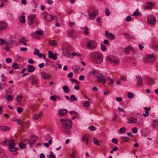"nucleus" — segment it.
Returning <instances> with one entry per match:
<instances>
[{"instance_id": "nucleus-52", "label": "nucleus", "mask_w": 158, "mask_h": 158, "mask_svg": "<svg viewBox=\"0 0 158 158\" xmlns=\"http://www.w3.org/2000/svg\"><path fill=\"white\" fill-rule=\"evenodd\" d=\"M23 109L21 107H19L17 108V111L18 113L19 114L21 113L23 111Z\"/></svg>"}, {"instance_id": "nucleus-1", "label": "nucleus", "mask_w": 158, "mask_h": 158, "mask_svg": "<svg viewBox=\"0 0 158 158\" xmlns=\"http://www.w3.org/2000/svg\"><path fill=\"white\" fill-rule=\"evenodd\" d=\"M60 130L67 135L70 134V130L72 128L73 122L72 120L68 118H61L60 119Z\"/></svg>"}, {"instance_id": "nucleus-41", "label": "nucleus", "mask_w": 158, "mask_h": 158, "mask_svg": "<svg viewBox=\"0 0 158 158\" xmlns=\"http://www.w3.org/2000/svg\"><path fill=\"white\" fill-rule=\"evenodd\" d=\"M119 131L121 134L125 133L126 132L125 128L124 127H122L119 129Z\"/></svg>"}, {"instance_id": "nucleus-38", "label": "nucleus", "mask_w": 158, "mask_h": 158, "mask_svg": "<svg viewBox=\"0 0 158 158\" xmlns=\"http://www.w3.org/2000/svg\"><path fill=\"white\" fill-rule=\"evenodd\" d=\"M131 49V47L130 46H128L127 47H126L125 48V52L126 53H128L129 51H130Z\"/></svg>"}, {"instance_id": "nucleus-30", "label": "nucleus", "mask_w": 158, "mask_h": 158, "mask_svg": "<svg viewBox=\"0 0 158 158\" xmlns=\"http://www.w3.org/2000/svg\"><path fill=\"white\" fill-rule=\"evenodd\" d=\"M28 41L27 40H26L25 38L24 37H23L21 39H20L19 40V42L20 43H22L23 44L26 45H27V44L26 42Z\"/></svg>"}, {"instance_id": "nucleus-35", "label": "nucleus", "mask_w": 158, "mask_h": 158, "mask_svg": "<svg viewBox=\"0 0 158 158\" xmlns=\"http://www.w3.org/2000/svg\"><path fill=\"white\" fill-rule=\"evenodd\" d=\"M63 89L64 93H67L69 92V88L68 86L65 85L63 86Z\"/></svg>"}, {"instance_id": "nucleus-6", "label": "nucleus", "mask_w": 158, "mask_h": 158, "mask_svg": "<svg viewBox=\"0 0 158 158\" xmlns=\"http://www.w3.org/2000/svg\"><path fill=\"white\" fill-rule=\"evenodd\" d=\"M106 59L110 61L113 62L115 64H118L119 61L118 58L113 56H107Z\"/></svg>"}, {"instance_id": "nucleus-32", "label": "nucleus", "mask_w": 158, "mask_h": 158, "mask_svg": "<svg viewBox=\"0 0 158 158\" xmlns=\"http://www.w3.org/2000/svg\"><path fill=\"white\" fill-rule=\"evenodd\" d=\"M147 79L148 82V84L149 85H151L153 84V81L152 78L148 77Z\"/></svg>"}, {"instance_id": "nucleus-12", "label": "nucleus", "mask_w": 158, "mask_h": 158, "mask_svg": "<svg viewBox=\"0 0 158 158\" xmlns=\"http://www.w3.org/2000/svg\"><path fill=\"white\" fill-rule=\"evenodd\" d=\"M105 35L109 40H114L115 39V36L112 33H109L108 31H105Z\"/></svg>"}, {"instance_id": "nucleus-11", "label": "nucleus", "mask_w": 158, "mask_h": 158, "mask_svg": "<svg viewBox=\"0 0 158 158\" xmlns=\"http://www.w3.org/2000/svg\"><path fill=\"white\" fill-rule=\"evenodd\" d=\"M38 137L37 136L34 135H32L31 136V139L30 140H28L29 142V144H33L35 143L36 140L38 139Z\"/></svg>"}, {"instance_id": "nucleus-19", "label": "nucleus", "mask_w": 158, "mask_h": 158, "mask_svg": "<svg viewBox=\"0 0 158 158\" xmlns=\"http://www.w3.org/2000/svg\"><path fill=\"white\" fill-rule=\"evenodd\" d=\"M10 129V128L6 126H2L0 127V130L2 131H6Z\"/></svg>"}, {"instance_id": "nucleus-21", "label": "nucleus", "mask_w": 158, "mask_h": 158, "mask_svg": "<svg viewBox=\"0 0 158 158\" xmlns=\"http://www.w3.org/2000/svg\"><path fill=\"white\" fill-rule=\"evenodd\" d=\"M27 71L29 73H32L35 70V68L32 65H29L27 66Z\"/></svg>"}, {"instance_id": "nucleus-27", "label": "nucleus", "mask_w": 158, "mask_h": 158, "mask_svg": "<svg viewBox=\"0 0 158 158\" xmlns=\"http://www.w3.org/2000/svg\"><path fill=\"white\" fill-rule=\"evenodd\" d=\"M82 29L84 30V33L85 35H88L89 33V29L86 26H85V27L82 28Z\"/></svg>"}, {"instance_id": "nucleus-60", "label": "nucleus", "mask_w": 158, "mask_h": 158, "mask_svg": "<svg viewBox=\"0 0 158 158\" xmlns=\"http://www.w3.org/2000/svg\"><path fill=\"white\" fill-rule=\"evenodd\" d=\"M50 99L53 101H55L56 100V97L55 96H52L50 97Z\"/></svg>"}, {"instance_id": "nucleus-31", "label": "nucleus", "mask_w": 158, "mask_h": 158, "mask_svg": "<svg viewBox=\"0 0 158 158\" xmlns=\"http://www.w3.org/2000/svg\"><path fill=\"white\" fill-rule=\"evenodd\" d=\"M19 19L22 23H24L25 22V17L23 15H20L19 17Z\"/></svg>"}, {"instance_id": "nucleus-23", "label": "nucleus", "mask_w": 158, "mask_h": 158, "mask_svg": "<svg viewBox=\"0 0 158 158\" xmlns=\"http://www.w3.org/2000/svg\"><path fill=\"white\" fill-rule=\"evenodd\" d=\"M63 53L67 57H69L70 54V52L65 49H63Z\"/></svg>"}, {"instance_id": "nucleus-55", "label": "nucleus", "mask_w": 158, "mask_h": 158, "mask_svg": "<svg viewBox=\"0 0 158 158\" xmlns=\"http://www.w3.org/2000/svg\"><path fill=\"white\" fill-rule=\"evenodd\" d=\"M2 77V81H6V77L4 75L3 73H2L1 75Z\"/></svg>"}, {"instance_id": "nucleus-44", "label": "nucleus", "mask_w": 158, "mask_h": 158, "mask_svg": "<svg viewBox=\"0 0 158 158\" xmlns=\"http://www.w3.org/2000/svg\"><path fill=\"white\" fill-rule=\"evenodd\" d=\"M36 34L39 35H42L43 34V32L42 31L39 30L35 31Z\"/></svg>"}, {"instance_id": "nucleus-10", "label": "nucleus", "mask_w": 158, "mask_h": 158, "mask_svg": "<svg viewBox=\"0 0 158 158\" xmlns=\"http://www.w3.org/2000/svg\"><path fill=\"white\" fill-rule=\"evenodd\" d=\"M136 77L137 80L136 85L138 87H141L142 86V79L140 76H136Z\"/></svg>"}, {"instance_id": "nucleus-43", "label": "nucleus", "mask_w": 158, "mask_h": 158, "mask_svg": "<svg viewBox=\"0 0 158 158\" xmlns=\"http://www.w3.org/2000/svg\"><path fill=\"white\" fill-rule=\"evenodd\" d=\"M19 146L21 149H23L25 148V143H19Z\"/></svg>"}, {"instance_id": "nucleus-7", "label": "nucleus", "mask_w": 158, "mask_h": 158, "mask_svg": "<svg viewBox=\"0 0 158 158\" xmlns=\"http://www.w3.org/2000/svg\"><path fill=\"white\" fill-rule=\"evenodd\" d=\"M43 15L44 16V18L48 21H52L53 19H54L55 17V16L52 17L51 15H48L47 12H45L43 13Z\"/></svg>"}, {"instance_id": "nucleus-40", "label": "nucleus", "mask_w": 158, "mask_h": 158, "mask_svg": "<svg viewBox=\"0 0 158 158\" xmlns=\"http://www.w3.org/2000/svg\"><path fill=\"white\" fill-rule=\"evenodd\" d=\"M9 150L11 152H15L16 151L18 150L19 149V148L17 147H14V148H12V149H10V147L8 148Z\"/></svg>"}, {"instance_id": "nucleus-50", "label": "nucleus", "mask_w": 158, "mask_h": 158, "mask_svg": "<svg viewBox=\"0 0 158 158\" xmlns=\"http://www.w3.org/2000/svg\"><path fill=\"white\" fill-rule=\"evenodd\" d=\"M55 156L53 154L52 152H50V154L49 155L48 158H55Z\"/></svg>"}, {"instance_id": "nucleus-15", "label": "nucleus", "mask_w": 158, "mask_h": 158, "mask_svg": "<svg viewBox=\"0 0 158 158\" xmlns=\"http://www.w3.org/2000/svg\"><path fill=\"white\" fill-rule=\"evenodd\" d=\"M98 14L97 10H94L93 12L90 13L89 15V19H93L95 18V17L98 15Z\"/></svg>"}, {"instance_id": "nucleus-13", "label": "nucleus", "mask_w": 158, "mask_h": 158, "mask_svg": "<svg viewBox=\"0 0 158 158\" xmlns=\"http://www.w3.org/2000/svg\"><path fill=\"white\" fill-rule=\"evenodd\" d=\"M48 54L49 58L54 60L57 59V56L56 53L53 54L52 52L50 51L48 52Z\"/></svg>"}, {"instance_id": "nucleus-61", "label": "nucleus", "mask_w": 158, "mask_h": 158, "mask_svg": "<svg viewBox=\"0 0 158 158\" xmlns=\"http://www.w3.org/2000/svg\"><path fill=\"white\" fill-rule=\"evenodd\" d=\"M35 51L34 52V54L35 55H37L39 52V50H37L36 48H35Z\"/></svg>"}, {"instance_id": "nucleus-4", "label": "nucleus", "mask_w": 158, "mask_h": 158, "mask_svg": "<svg viewBox=\"0 0 158 158\" xmlns=\"http://www.w3.org/2000/svg\"><path fill=\"white\" fill-rule=\"evenodd\" d=\"M156 17L152 15H151L148 16L147 18V22L151 26H154L156 22Z\"/></svg>"}, {"instance_id": "nucleus-37", "label": "nucleus", "mask_w": 158, "mask_h": 158, "mask_svg": "<svg viewBox=\"0 0 158 158\" xmlns=\"http://www.w3.org/2000/svg\"><path fill=\"white\" fill-rule=\"evenodd\" d=\"M121 139L123 142H127L130 139V138L128 137L123 136L122 137Z\"/></svg>"}, {"instance_id": "nucleus-45", "label": "nucleus", "mask_w": 158, "mask_h": 158, "mask_svg": "<svg viewBox=\"0 0 158 158\" xmlns=\"http://www.w3.org/2000/svg\"><path fill=\"white\" fill-rule=\"evenodd\" d=\"M83 104L84 106L88 107L90 106V103L89 101H86L84 102Z\"/></svg>"}, {"instance_id": "nucleus-39", "label": "nucleus", "mask_w": 158, "mask_h": 158, "mask_svg": "<svg viewBox=\"0 0 158 158\" xmlns=\"http://www.w3.org/2000/svg\"><path fill=\"white\" fill-rule=\"evenodd\" d=\"M22 98V96L21 94H19L17 95L16 98V100L18 102H20L21 101Z\"/></svg>"}, {"instance_id": "nucleus-16", "label": "nucleus", "mask_w": 158, "mask_h": 158, "mask_svg": "<svg viewBox=\"0 0 158 158\" xmlns=\"http://www.w3.org/2000/svg\"><path fill=\"white\" fill-rule=\"evenodd\" d=\"M68 112V110L65 109H60L58 110V115L60 116H63Z\"/></svg>"}, {"instance_id": "nucleus-5", "label": "nucleus", "mask_w": 158, "mask_h": 158, "mask_svg": "<svg viewBox=\"0 0 158 158\" xmlns=\"http://www.w3.org/2000/svg\"><path fill=\"white\" fill-rule=\"evenodd\" d=\"M97 46V43L94 40H90L87 42V47L89 50L95 48Z\"/></svg>"}, {"instance_id": "nucleus-22", "label": "nucleus", "mask_w": 158, "mask_h": 158, "mask_svg": "<svg viewBox=\"0 0 158 158\" xmlns=\"http://www.w3.org/2000/svg\"><path fill=\"white\" fill-rule=\"evenodd\" d=\"M93 141L94 144L98 146H100L101 145L100 143H102V141H99L95 138H93Z\"/></svg>"}, {"instance_id": "nucleus-56", "label": "nucleus", "mask_w": 158, "mask_h": 158, "mask_svg": "<svg viewBox=\"0 0 158 158\" xmlns=\"http://www.w3.org/2000/svg\"><path fill=\"white\" fill-rule=\"evenodd\" d=\"M89 130L91 131H94L96 129L95 127L94 126H91L89 127Z\"/></svg>"}, {"instance_id": "nucleus-8", "label": "nucleus", "mask_w": 158, "mask_h": 158, "mask_svg": "<svg viewBox=\"0 0 158 158\" xmlns=\"http://www.w3.org/2000/svg\"><path fill=\"white\" fill-rule=\"evenodd\" d=\"M97 82L98 83L102 82L103 85L106 83V81L104 76L102 75L97 76Z\"/></svg>"}, {"instance_id": "nucleus-29", "label": "nucleus", "mask_w": 158, "mask_h": 158, "mask_svg": "<svg viewBox=\"0 0 158 158\" xmlns=\"http://www.w3.org/2000/svg\"><path fill=\"white\" fill-rule=\"evenodd\" d=\"M137 122V120L136 119L132 117H131L129 119L128 123H136Z\"/></svg>"}, {"instance_id": "nucleus-48", "label": "nucleus", "mask_w": 158, "mask_h": 158, "mask_svg": "<svg viewBox=\"0 0 158 158\" xmlns=\"http://www.w3.org/2000/svg\"><path fill=\"white\" fill-rule=\"evenodd\" d=\"M127 97L131 99L133 98L134 94L132 93L129 92L128 94Z\"/></svg>"}, {"instance_id": "nucleus-51", "label": "nucleus", "mask_w": 158, "mask_h": 158, "mask_svg": "<svg viewBox=\"0 0 158 158\" xmlns=\"http://www.w3.org/2000/svg\"><path fill=\"white\" fill-rule=\"evenodd\" d=\"M77 98L73 95H72L70 97V100L71 101H73L76 100Z\"/></svg>"}, {"instance_id": "nucleus-2", "label": "nucleus", "mask_w": 158, "mask_h": 158, "mask_svg": "<svg viewBox=\"0 0 158 158\" xmlns=\"http://www.w3.org/2000/svg\"><path fill=\"white\" fill-rule=\"evenodd\" d=\"M90 58L93 62L98 64H101L103 61L102 54L98 52H92L90 55Z\"/></svg>"}, {"instance_id": "nucleus-57", "label": "nucleus", "mask_w": 158, "mask_h": 158, "mask_svg": "<svg viewBox=\"0 0 158 158\" xmlns=\"http://www.w3.org/2000/svg\"><path fill=\"white\" fill-rule=\"evenodd\" d=\"M111 141L112 143H115L116 144L118 143V141L117 139L116 138H113V139Z\"/></svg>"}, {"instance_id": "nucleus-34", "label": "nucleus", "mask_w": 158, "mask_h": 158, "mask_svg": "<svg viewBox=\"0 0 158 158\" xmlns=\"http://www.w3.org/2000/svg\"><path fill=\"white\" fill-rule=\"evenodd\" d=\"M49 43L50 45L52 46H55L57 44L55 40H50L49 42Z\"/></svg>"}, {"instance_id": "nucleus-63", "label": "nucleus", "mask_w": 158, "mask_h": 158, "mask_svg": "<svg viewBox=\"0 0 158 158\" xmlns=\"http://www.w3.org/2000/svg\"><path fill=\"white\" fill-rule=\"evenodd\" d=\"M158 123V121L157 120H154L152 124V125L154 127L156 126L157 125Z\"/></svg>"}, {"instance_id": "nucleus-26", "label": "nucleus", "mask_w": 158, "mask_h": 158, "mask_svg": "<svg viewBox=\"0 0 158 158\" xmlns=\"http://www.w3.org/2000/svg\"><path fill=\"white\" fill-rule=\"evenodd\" d=\"M82 141L86 145L88 144V138L86 135L83 136L82 137Z\"/></svg>"}, {"instance_id": "nucleus-14", "label": "nucleus", "mask_w": 158, "mask_h": 158, "mask_svg": "<svg viewBox=\"0 0 158 158\" xmlns=\"http://www.w3.org/2000/svg\"><path fill=\"white\" fill-rule=\"evenodd\" d=\"M30 126V123L28 121H27L23 122L22 124V131H24V130L27 128H28Z\"/></svg>"}, {"instance_id": "nucleus-18", "label": "nucleus", "mask_w": 158, "mask_h": 158, "mask_svg": "<svg viewBox=\"0 0 158 158\" xmlns=\"http://www.w3.org/2000/svg\"><path fill=\"white\" fill-rule=\"evenodd\" d=\"M41 75L44 79H49L51 76V75L47 74L44 72L41 73Z\"/></svg>"}, {"instance_id": "nucleus-28", "label": "nucleus", "mask_w": 158, "mask_h": 158, "mask_svg": "<svg viewBox=\"0 0 158 158\" xmlns=\"http://www.w3.org/2000/svg\"><path fill=\"white\" fill-rule=\"evenodd\" d=\"M98 73L97 70H94L90 72V75H93L96 76L97 77V76L98 75Z\"/></svg>"}, {"instance_id": "nucleus-9", "label": "nucleus", "mask_w": 158, "mask_h": 158, "mask_svg": "<svg viewBox=\"0 0 158 158\" xmlns=\"http://www.w3.org/2000/svg\"><path fill=\"white\" fill-rule=\"evenodd\" d=\"M36 15L34 14H32L29 15L28 17V23L29 25H31L32 24L33 20L35 18Z\"/></svg>"}, {"instance_id": "nucleus-62", "label": "nucleus", "mask_w": 158, "mask_h": 158, "mask_svg": "<svg viewBox=\"0 0 158 158\" xmlns=\"http://www.w3.org/2000/svg\"><path fill=\"white\" fill-rule=\"evenodd\" d=\"M28 62L30 64H34L35 63L34 61L31 58L29 59L28 60Z\"/></svg>"}, {"instance_id": "nucleus-24", "label": "nucleus", "mask_w": 158, "mask_h": 158, "mask_svg": "<svg viewBox=\"0 0 158 158\" xmlns=\"http://www.w3.org/2000/svg\"><path fill=\"white\" fill-rule=\"evenodd\" d=\"M147 4L148 6L145 7V8L147 9H151L154 6V4L151 2H148Z\"/></svg>"}, {"instance_id": "nucleus-54", "label": "nucleus", "mask_w": 158, "mask_h": 158, "mask_svg": "<svg viewBox=\"0 0 158 158\" xmlns=\"http://www.w3.org/2000/svg\"><path fill=\"white\" fill-rule=\"evenodd\" d=\"M74 30H72L70 31H68V34L69 36H72Z\"/></svg>"}, {"instance_id": "nucleus-46", "label": "nucleus", "mask_w": 158, "mask_h": 158, "mask_svg": "<svg viewBox=\"0 0 158 158\" xmlns=\"http://www.w3.org/2000/svg\"><path fill=\"white\" fill-rule=\"evenodd\" d=\"M107 80L108 81V84H112L114 82V81L112 79L110 78L109 77H108L107 78Z\"/></svg>"}, {"instance_id": "nucleus-33", "label": "nucleus", "mask_w": 158, "mask_h": 158, "mask_svg": "<svg viewBox=\"0 0 158 158\" xmlns=\"http://www.w3.org/2000/svg\"><path fill=\"white\" fill-rule=\"evenodd\" d=\"M72 69L73 72L76 73H77L80 69L79 67L75 65L73 66Z\"/></svg>"}, {"instance_id": "nucleus-49", "label": "nucleus", "mask_w": 158, "mask_h": 158, "mask_svg": "<svg viewBox=\"0 0 158 158\" xmlns=\"http://www.w3.org/2000/svg\"><path fill=\"white\" fill-rule=\"evenodd\" d=\"M12 67L14 69H17L19 67V65L17 63H14L12 65Z\"/></svg>"}, {"instance_id": "nucleus-64", "label": "nucleus", "mask_w": 158, "mask_h": 158, "mask_svg": "<svg viewBox=\"0 0 158 158\" xmlns=\"http://www.w3.org/2000/svg\"><path fill=\"white\" fill-rule=\"evenodd\" d=\"M131 18L130 15L127 16L126 19V20L127 22H129L131 20Z\"/></svg>"}, {"instance_id": "nucleus-59", "label": "nucleus", "mask_w": 158, "mask_h": 158, "mask_svg": "<svg viewBox=\"0 0 158 158\" xmlns=\"http://www.w3.org/2000/svg\"><path fill=\"white\" fill-rule=\"evenodd\" d=\"M101 48L102 50L103 51H106V47L104 45H103L102 44V43L101 44Z\"/></svg>"}, {"instance_id": "nucleus-36", "label": "nucleus", "mask_w": 158, "mask_h": 158, "mask_svg": "<svg viewBox=\"0 0 158 158\" xmlns=\"http://www.w3.org/2000/svg\"><path fill=\"white\" fill-rule=\"evenodd\" d=\"M123 35L128 39H133L134 38V36L126 33H123Z\"/></svg>"}, {"instance_id": "nucleus-17", "label": "nucleus", "mask_w": 158, "mask_h": 158, "mask_svg": "<svg viewBox=\"0 0 158 158\" xmlns=\"http://www.w3.org/2000/svg\"><path fill=\"white\" fill-rule=\"evenodd\" d=\"M7 27L6 23L4 21H0V30H3Z\"/></svg>"}, {"instance_id": "nucleus-20", "label": "nucleus", "mask_w": 158, "mask_h": 158, "mask_svg": "<svg viewBox=\"0 0 158 158\" xmlns=\"http://www.w3.org/2000/svg\"><path fill=\"white\" fill-rule=\"evenodd\" d=\"M8 144L10 146L9 147L10 149L14 148V147L15 145V143L14 142V140H10L9 141Z\"/></svg>"}, {"instance_id": "nucleus-42", "label": "nucleus", "mask_w": 158, "mask_h": 158, "mask_svg": "<svg viewBox=\"0 0 158 158\" xmlns=\"http://www.w3.org/2000/svg\"><path fill=\"white\" fill-rule=\"evenodd\" d=\"M76 151L75 150L73 151L72 153L70 155V157L71 158H74L76 156Z\"/></svg>"}, {"instance_id": "nucleus-58", "label": "nucleus", "mask_w": 158, "mask_h": 158, "mask_svg": "<svg viewBox=\"0 0 158 158\" xmlns=\"http://www.w3.org/2000/svg\"><path fill=\"white\" fill-rule=\"evenodd\" d=\"M132 131L133 133L135 134L137 133V129L136 127H133L132 129Z\"/></svg>"}, {"instance_id": "nucleus-25", "label": "nucleus", "mask_w": 158, "mask_h": 158, "mask_svg": "<svg viewBox=\"0 0 158 158\" xmlns=\"http://www.w3.org/2000/svg\"><path fill=\"white\" fill-rule=\"evenodd\" d=\"M43 113L42 111H40L38 114H36L33 117V119H37L40 118L42 115Z\"/></svg>"}, {"instance_id": "nucleus-53", "label": "nucleus", "mask_w": 158, "mask_h": 158, "mask_svg": "<svg viewBox=\"0 0 158 158\" xmlns=\"http://www.w3.org/2000/svg\"><path fill=\"white\" fill-rule=\"evenodd\" d=\"M140 15V13L139 11H135L134 12L132 16H139Z\"/></svg>"}, {"instance_id": "nucleus-47", "label": "nucleus", "mask_w": 158, "mask_h": 158, "mask_svg": "<svg viewBox=\"0 0 158 158\" xmlns=\"http://www.w3.org/2000/svg\"><path fill=\"white\" fill-rule=\"evenodd\" d=\"M13 99V96L11 95H8L7 97V99L8 101H12Z\"/></svg>"}, {"instance_id": "nucleus-3", "label": "nucleus", "mask_w": 158, "mask_h": 158, "mask_svg": "<svg viewBox=\"0 0 158 158\" xmlns=\"http://www.w3.org/2000/svg\"><path fill=\"white\" fill-rule=\"evenodd\" d=\"M156 58L153 55H148L143 58V61L146 63H152L156 60Z\"/></svg>"}]
</instances>
